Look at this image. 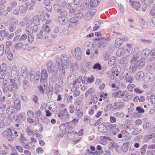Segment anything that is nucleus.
<instances>
[{"instance_id":"1","label":"nucleus","mask_w":155,"mask_h":155,"mask_svg":"<svg viewBox=\"0 0 155 155\" xmlns=\"http://www.w3.org/2000/svg\"><path fill=\"white\" fill-rule=\"evenodd\" d=\"M7 23L9 30L10 32H12L15 30L18 21L16 19L10 18L8 20Z\"/></svg>"},{"instance_id":"2","label":"nucleus","mask_w":155,"mask_h":155,"mask_svg":"<svg viewBox=\"0 0 155 155\" xmlns=\"http://www.w3.org/2000/svg\"><path fill=\"white\" fill-rule=\"evenodd\" d=\"M56 62L58 63V67L60 68L61 67V64L64 65L66 68V67L68 65L67 61V58L66 56L64 54H63L61 58H60L59 56H57L56 58Z\"/></svg>"},{"instance_id":"3","label":"nucleus","mask_w":155,"mask_h":155,"mask_svg":"<svg viewBox=\"0 0 155 155\" xmlns=\"http://www.w3.org/2000/svg\"><path fill=\"white\" fill-rule=\"evenodd\" d=\"M17 77L15 75H9L8 77L11 83L10 84L13 86L14 88L16 89H18V84L19 82L18 79Z\"/></svg>"},{"instance_id":"4","label":"nucleus","mask_w":155,"mask_h":155,"mask_svg":"<svg viewBox=\"0 0 155 155\" xmlns=\"http://www.w3.org/2000/svg\"><path fill=\"white\" fill-rule=\"evenodd\" d=\"M18 89L14 88L13 86L11 84H9L5 86V85L3 86L2 91L4 94H6L8 93H15L16 90Z\"/></svg>"},{"instance_id":"5","label":"nucleus","mask_w":155,"mask_h":155,"mask_svg":"<svg viewBox=\"0 0 155 155\" xmlns=\"http://www.w3.org/2000/svg\"><path fill=\"white\" fill-rule=\"evenodd\" d=\"M58 117H60V119L61 120H66L70 118V115L68 111L67 110L66 108L63 109L61 113H58Z\"/></svg>"},{"instance_id":"6","label":"nucleus","mask_w":155,"mask_h":155,"mask_svg":"<svg viewBox=\"0 0 155 155\" xmlns=\"http://www.w3.org/2000/svg\"><path fill=\"white\" fill-rule=\"evenodd\" d=\"M2 134L9 141H13L14 139V135H12L11 130L8 129H7V130L3 131L2 132Z\"/></svg>"},{"instance_id":"7","label":"nucleus","mask_w":155,"mask_h":155,"mask_svg":"<svg viewBox=\"0 0 155 155\" xmlns=\"http://www.w3.org/2000/svg\"><path fill=\"white\" fill-rule=\"evenodd\" d=\"M48 77V74L46 69H43L42 71L41 76V78L40 81L41 83H44L45 84H47V79Z\"/></svg>"},{"instance_id":"8","label":"nucleus","mask_w":155,"mask_h":155,"mask_svg":"<svg viewBox=\"0 0 155 155\" xmlns=\"http://www.w3.org/2000/svg\"><path fill=\"white\" fill-rule=\"evenodd\" d=\"M122 149L124 152H126L127 150L133 151L134 150V148L131 144L125 142L123 144Z\"/></svg>"},{"instance_id":"9","label":"nucleus","mask_w":155,"mask_h":155,"mask_svg":"<svg viewBox=\"0 0 155 155\" xmlns=\"http://www.w3.org/2000/svg\"><path fill=\"white\" fill-rule=\"evenodd\" d=\"M41 74L39 71H38L35 72L33 70H31V71L29 72V74L28 75V80L31 81H32L35 79V75L40 76Z\"/></svg>"},{"instance_id":"10","label":"nucleus","mask_w":155,"mask_h":155,"mask_svg":"<svg viewBox=\"0 0 155 155\" xmlns=\"http://www.w3.org/2000/svg\"><path fill=\"white\" fill-rule=\"evenodd\" d=\"M17 110L13 106H8L6 109V112L8 114L11 115L16 113Z\"/></svg>"},{"instance_id":"11","label":"nucleus","mask_w":155,"mask_h":155,"mask_svg":"<svg viewBox=\"0 0 155 155\" xmlns=\"http://www.w3.org/2000/svg\"><path fill=\"white\" fill-rule=\"evenodd\" d=\"M96 12V10L95 9H92L87 12L85 15V19L87 20H89L92 18L93 16Z\"/></svg>"},{"instance_id":"12","label":"nucleus","mask_w":155,"mask_h":155,"mask_svg":"<svg viewBox=\"0 0 155 155\" xmlns=\"http://www.w3.org/2000/svg\"><path fill=\"white\" fill-rule=\"evenodd\" d=\"M106 43V38H101L98 39L97 44L99 48H102L105 47Z\"/></svg>"},{"instance_id":"13","label":"nucleus","mask_w":155,"mask_h":155,"mask_svg":"<svg viewBox=\"0 0 155 155\" xmlns=\"http://www.w3.org/2000/svg\"><path fill=\"white\" fill-rule=\"evenodd\" d=\"M21 71L22 76L28 80V75L29 74V72L31 71V70L28 71L26 67L25 66H23L21 68Z\"/></svg>"},{"instance_id":"14","label":"nucleus","mask_w":155,"mask_h":155,"mask_svg":"<svg viewBox=\"0 0 155 155\" xmlns=\"http://www.w3.org/2000/svg\"><path fill=\"white\" fill-rule=\"evenodd\" d=\"M36 2L34 0H31L30 2H27L26 4V7L30 10H32L36 5Z\"/></svg>"},{"instance_id":"15","label":"nucleus","mask_w":155,"mask_h":155,"mask_svg":"<svg viewBox=\"0 0 155 155\" xmlns=\"http://www.w3.org/2000/svg\"><path fill=\"white\" fill-rule=\"evenodd\" d=\"M100 0H90L89 4H88V8L91 9V8H95L99 5Z\"/></svg>"},{"instance_id":"16","label":"nucleus","mask_w":155,"mask_h":155,"mask_svg":"<svg viewBox=\"0 0 155 155\" xmlns=\"http://www.w3.org/2000/svg\"><path fill=\"white\" fill-rule=\"evenodd\" d=\"M26 120V117L25 115L22 113H20L17 116L15 121L18 123H21L22 121H24Z\"/></svg>"},{"instance_id":"17","label":"nucleus","mask_w":155,"mask_h":155,"mask_svg":"<svg viewBox=\"0 0 155 155\" xmlns=\"http://www.w3.org/2000/svg\"><path fill=\"white\" fill-rule=\"evenodd\" d=\"M19 71L17 66L15 65L12 66L11 69V75H15L17 77L19 75Z\"/></svg>"},{"instance_id":"18","label":"nucleus","mask_w":155,"mask_h":155,"mask_svg":"<svg viewBox=\"0 0 155 155\" xmlns=\"http://www.w3.org/2000/svg\"><path fill=\"white\" fill-rule=\"evenodd\" d=\"M76 80V77L74 75H69L67 78V82L69 84H72L73 86L74 85V81Z\"/></svg>"},{"instance_id":"19","label":"nucleus","mask_w":155,"mask_h":155,"mask_svg":"<svg viewBox=\"0 0 155 155\" xmlns=\"http://www.w3.org/2000/svg\"><path fill=\"white\" fill-rule=\"evenodd\" d=\"M69 25L72 28H74L78 24V20L74 17H73L70 19Z\"/></svg>"},{"instance_id":"20","label":"nucleus","mask_w":155,"mask_h":155,"mask_svg":"<svg viewBox=\"0 0 155 155\" xmlns=\"http://www.w3.org/2000/svg\"><path fill=\"white\" fill-rule=\"evenodd\" d=\"M129 2L131 6L135 10H138L140 8V5L139 2L131 1H130Z\"/></svg>"},{"instance_id":"21","label":"nucleus","mask_w":155,"mask_h":155,"mask_svg":"<svg viewBox=\"0 0 155 155\" xmlns=\"http://www.w3.org/2000/svg\"><path fill=\"white\" fill-rule=\"evenodd\" d=\"M123 78H125L126 81L129 83H132L133 81L132 77L130 73H126V74H123Z\"/></svg>"},{"instance_id":"22","label":"nucleus","mask_w":155,"mask_h":155,"mask_svg":"<svg viewBox=\"0 0 155 155\" xmlns=\"http://www.w3.org/2000/svg\"><path fill=\"white\" fill-rule=\"evenodd\" d=\"M39 15H35L32 18V23L34 25H39L40 24V21L39 20Z\"/></svg>"},{"instance_id":"23","label":"nucleus","mask_w":155,"mask_h":155,"mask_svg":"<svg viewBox=\"0 0 155 155\" xmlns=\"http://www.w3.org/2000/svg\"><path fill=\"white\" fill-rule=\"evenodd\" d=\"M125 92V90L122 92L121 91L119 90L114 93L113 94L115 97L122 98L124 96V93L125 94H126Z\"/></svg>"},{"instance_id":"24","label":"nucleus","mask_w":155,"mask_h":155,"mask_svg":"<svg viewBox=\"0 0 155 155\" xmlns=\"http://www.w3.org/2000/svg\"><path fill=\"white\" fill-rule=\"evenodd\" d=\"M57 70H52V76L51 79V81L52 82H55L57 81L58 77L57 75Z\"/></svg>"},{"instance_id":"25","label":"nucleus","mask_w":155,"mask_h":155,"mask_svg":"<svg viewBox=\"0 0 155 155\" xmlns=\"http://www.w3.org/2000/svg\"><path fill=\"white\" fill-rule=\"evenodd\" d=\"M135 63L137 64V68L139 69H140L144 66L145 64V61L143 59H141L140 61L137 60V62H135Z\"/></svg>"},{"instance_id":"26","label":"nucleus","mask_w":155,"mask_h":155,"mask_svg":"<svg viewBox=\"0 0 155 155\" xmlns=\"http://www.w3.org/2000/svg\"><path fill=\"white\" fill-rule=\"evenodd\" d=\"M88 5H87V4L83 3L81 5H80V6H78L76 7V9L78 11H84L86 9H89L88 8Z\"/></svg>"},{"instance_id":"27","label":"nucleus","mask_w":155,"mask_h":155,"mask_svg":"<svg viewBox=\"0 0 155 155\" xmlns=\"http://www.w3.org/2000/svg\"><path fill=\"white\" fill-rule=\"evenodd\" d=\"M117 58L114 56L111 57L109 59L108 63L109 65L111 66L117 63Z\"/></svg>"},{"instance_id":"28","label":"nucleus","mask_w":155,"mask_h":155,"mask_svg":"<svg viewBox=\"0 0 155 155\" xmlns=\"http://www.w3.org/2000/svg\"><path fill=\"white\" fill-rule=\"evenodd\" d=\"M106 123H104L99 125L98 126V130L101 132H106Z\"/></svg>"},{"instance_id":"29","label":"nucleus","mask_w":155,"mask_h":155,"mask_svg":"<svg viewBox=\"0 0 155 155\" xmlns=\"http://www.w3.org/2000/svg\"><path fill=\"white\" fill-rule=\"evenodd\" d=\"M14 106L17 110H20L21 107L20 101L19 99H17L15 100L14 102Z\"/></svg>"},{"instance_id":"30","label":"nucleus","mask_w":155,"mask_h":155,"mask_svg":"<svg viewBox=\"0 0 155 155\" xmlns=\"http://www.w3.org/2000/svg\"><path fill=\"white\" fill-rule=\"evenodd\" d=\"M125 91L126 94H124V95L123 100L126 101H127L132 98V97L129 94V92L125 90Z\"/></svg>"},{"instance_id":"31","label":"nucleus","mask_w":155,"mask_h":155,"mask_svg":"<svg viewBox=\"0 0 155 155\" xmlns=\"http://www.w3.org/2000/svg\"><path fill=\"white\" fill-rule=\"evenodd\" d=\"M136 63H131L130 66V72L133 73L136 71L137 69L138 68Z\"/></svg>"},{"instance_id":"32","label":"nucleus","mask_w":155,"mask_h":155,"mask_svg":"<svg viewBox=\"0 0 155 155\" xmlns=\"http://www.w3.org/2000/svg\"><path fill=\"white\" fill-rule=\"evenodd\" d=\"M123 40L120 38H118L116 39L115 41V46L116 47L118 48L122 44Z\"/></svg>"},{"instance_id":"33","label":"nucleus","mask_w":155,"mask_h":155,"mask_svg":"<svg viewBox=\"0 0 155 155\" xmlns=\"http://www.w3.org/2000/svg\"><path fill=\"white\" fill-rule=\"evenodd\" d=\"M42 28L43 29L42 30H43L44 34H48L51 31L48 25H43Z\"/></svg>"},{"instance_id":"34","label":"nucleus","mask_w":155,"mask_h":155,"mask_svg":"<svg viewBox=\"0 0 155 155\" xmlns=\"http://www.w3.org/2000/svg\"><path fill=\"white\" fill-rule=\"evenodd\" d=\"M55 93L56 94H58L59 92L62 90V87L60 85L56 84L54 86Z\"/></svg>"},{"instance_id":"35","label":"nucleus","mask_w":155,"mask_h":155,"mask_svg":"<svg viewBox=\"0 0 155 155\" xmlns=\"http://www.w3.org/2000/svg\"><path fill=\"white\" fill-rule=\"evenodd\" d=\"M144 73L142 71H139L135 75V78L137 80L141 78L144 76Z\"/></svg>"},{"instance_id":"36","label":"nucleus","mask_w":155,"mask_h":155,"mask_svg":"<svg viewBox=\"0 0 155 155\" xmlns=\"http://www.w3.org/2000/svg\"><path fill=\"white\" fill-rule=\"evenodd\" d=\"M19 141L21 143L24 144H28L29 142L28 141L25 139L22 134H20V138Z\"/></svg>"},{"instance_id":"37","label":"nucleus","mask_w":155,"mask_h":155,"mask_svg":"<svg viewBox=\"0 0 155 155\" xmlns=\"http://www.w3.org/2000/svg\"><path fill=\"white\" fill-rule=\"evenodd\" d=\"M48 72H52V63L51 61H49L46 64Z\"/></svg>"},{"instance_id":"38","label":"nucleus","mask_w":155,"mask_h":155,"mask_svg":"<svg viewBox=\"0 0 155 155\" xmlns=\"http://www.w3.org/2000/svg\"><path fill=\"white\" fill-rule=\"evenodd\" d=\"M150 53V50L148 49H146L143 51L142 55L145 57H148L149 56Z\"/></svg>"},{"instance_id":"39","label":"nucleus","mask_w":155,"mask_h":155,"mask_svg":"<svg viewBox=\"0 0 155 155\" xmlns=\"http://www.w3.org/2000/svg\"><path fill=\"white\" fill-rule=\"evenodd\" d=\"M71 122H68L65 123L63 124L62 125H64V127H65V129H70L72 128L73 127H71ZM62 125V124H61Z\"/></svg>"},{"instance_id":"40","label":"nucleus","mask_w":155,"mask_h":155,"mask_svg":"<svg viewBox=\"0 0 155 155\" xmlns=\"http://www.w3.org/2000/svg\"><path fill=\"white\" fill-rule=\"evenodd\" d=\"M155 137V133H153L151 134L146 135L144 137L145 140L146 141H148L150 140Z\"/></svg>"},{"instance_id":"41","label":"nucleus","mask_w":155,"mask_h":155,"mask_svg":"<svg viewBox=\"0 0 155 155\" xmlns=\"http://www.w3.org/2000/svg\"><path fill=\"white\" fill-rule=\"evenodd\" d=\"M97 149L98 150H96L97 155H100L101 154L103 153V151L101 147L99 145H97L96 147Z\"/></svg>"},{"instance_id":"42","label":"nucleus","mask_w":155,"mask_h":155,"mask_svg":"<svg viewBox=\"0 0 155 155\" xmlns=\"http://www.w3.org/2000/svg\"><path fill=\"white\" fill-rule=\"evenodd\" d=\"M54 9L57 11L58 12H60L61 11V6L60 4L58 3L55 4L54 5Z\"/></svg>"},{"instance_id":"43","label":"nucleus","mask_w":155,"mask_h":155,"mask_svg":"<svg viewBox=\"0 0 155 155\" xmlns=\"http://www.w3.org/2000/svg\"><path fill=\"white\" fill-rule=\"evenodd\" d=\"M24 44L21 42H19L16 44L15 47L16 49H20L24 47Z\"/></svg>"},{"instance_id":"44","label":"nucleus","mask_w":155,"mask_h":155,"mask_svg":"<svg viewBox=\"0 0 155 155\" xmlns=\"http://www.w3.org/2000/svg\"><path fill=\"white\" fill-rule=\"evenodd\" d=\"M23 87L24 89L26 91H28L29 88V84L28 81H24L23 84Z\"/></svg>"},{"instance_id":"45","label":"nucleus","mask_w":155,"mask_h":155,"mask_svg":"<svg viewBox=\"0 0 155 155\" xmlns=\"http://www.w3.org/2000/svg\"><path fill=\"white\" fill-rule=\"evenodd\" d=\"M74 16L78 19H80L83 18L84 17V15L83 13L79 12L75 14Z\"/></svg>"},{"instance_id":"46","label":"nucleus","mask_w":155,"mask_h":155,"mask_svg":"<svg viewBox=\"0 0 155 155\" xmlns=\"http://www.w3.org/2000/svg\"><path fill=\"white\" fill-rule=\"evenodd\" d=\"M113 115L115 117H118L120 118H123L124 116V114L123 113L119 112H114L113 114Z\"/></svg>"},{"instance_id":"47","label":"nucleus","mask_w":155,"mask_h":155,"mask_svg":"<svg viewBox=\"0 0 155 155\" xmlns=\"http://www.w3.org/2000/svg\"><path fill=\"white\" fill-rule=\"evenodd\" d=\"M138 56L137 54L134 55V56L132 57V59L130 61L131 63H135L137 61L138 59Z\"/></svg>"},{"instance_id":"48","label":"nucleus","mask_w":155,"mask_h":155,"mask_svg":"<svg viewBox=\"0 0 155 155\" xmlns=\"http://www.w3.org/2000/svg\"><path fill=\"white\" fill-rule=\"evenodd\" d=\"M21 97L25 102H26L28 101V98L27 97L26 95L24 93H21Z\"/></svg>"},{"instance_id":"49","label":"nucleus","mask_w":155,"mask_h":155,"mask_svg":"<svg viewBox=\"0 0 155 155\" xmlns=\"http://www.w3.org/2000/svg\"><path fill=\"white\" fill-rule=\"evenodd\" d=\"M147 146V145H144L141 148L140 152L141 155H144L146 152V150Z\"/></svg>"},{"instance_id":"50","label":"nucleus","mask_w":155,"mask_h":155,"mask_svg":"<svg viewBox=\"0 0 155 155\" xmlns=\"http://www.w3.org/2000/svg\"><path fill=\"white\" fill-rule=\"evenodd\" d=\"M11 131L12 132V135H14V138L18 137L19 135L20 136V134H21L20 133H18L17 131L14 130H12Z\"/></svg>"},{"instance_id":"51","label":"nucleus","mask_w":155,"mask_h":155,"mask_svg":"<svg viewBox=\"0 0 155 155\" xmlns=\"http://www.w3.org/2000/svg\"><path fill=\"white\" fill-rule=\"evenodd\" d=\"M146 80L147 82L154 81V77L153 75L150 74V75L147 76L146 78Z\"/></svg>"},{"instance_id":"52","label":"nucleus","mask_w":155,"mask_h":155,"mask_svg":"<svg viewBox=\"0 0 155 155\" xmlns=\"http://www.w3.org/2000/svg\"><path fill=\"white\" fill-rule=\"evenodd\" d=\"M94 78L92 76L88 77L86 79L87 83L91 84L94 81Z\"/></svg>"},{"instance_id":"53","label":"nucleus","mask_w":155,"mask_h":155,"mask_svg":"<svg viewBox=\"0 0 155 155\" xmlns=\"http://www.w3.org/2000/svg\"><path fill=\"white\" fill-rule=\"evenodd\" d=\"M44 32L43 31V30H41L39 32H38L37 35V37L40 39H42L43 38V35H44Z\"/></svg>"},{"instance_id":"54","label":"nucleus","mask_w":155,"mask_h":155,"mask_svg":"<svg viewBox=\"0 0 155 155\" xmlns=\"http://www.w3.org/2000/svg\"><path fill=\"white\" fill-rule=\"evenodd\" d=\"M51 30L53 33L57 34L58 32L59 29L58 27L56 26H53L51 28Z\"/></svg>"},{"instance_id":"55","label":"nucleus","mask_w":155,"mask_h":155,"mask_svg":"<svg viewBox=\"0 0 155 155\" xmlns=\"http://www.w3.org/2000/svg\"><path fill=\"white\" fill-rule=\"evenodd\" d=\"M20 12L22 13H25L27 11L26 7L23 5L21 6L19 8Z\"/></svg>"},{"instance_id":"56","label":"nucleus","mask_w":155,"mask_h":155,"mask_svg":"<svg viewBox=\"0 0 155 155\" xmlns=\"http://www.w3.org/2000/svg\"><path fill=\"white\" fill-rule=\"evenodd\" d=\"M135 87V85L134 84H129L127 86V88L128 91L130 92H132L133 90V88Z\"/></svg>"},{"instance_id":"57","label":"nucleus","mask_w":155,"mask_h":155,"mask_svg":"<svg viewBox=\"0 0 155 155\" xmlns=\"http://www.w3.org/2000/svg\"><path fill=\"white\" fill-rule=\"evenodd\" d=\"M106 132L108 130H109L111 129L113 127H114V126L110 123H106Z\"/></svg>"},{"instance_id":"58","label":"nucleus","mask_w":155,"mask_h":155,"mask_svg":"<svg viewBox=\"0 0 155 155\" xmlns=\"http://www.w3.org/2000/svg\"><path fill=\"white\" fill-rule=\"evenodd\" d=\"M6 75L5 71L2 70L0 71V79H4Z\"/></svg>"},{"instance_id":"59","label":"nucleus","mask_w":155,"mask_h":155,"mask_svg":"<svg viewBox=\"0 0 155 155\" xmlns=\"http://www.w3.org/2000/svg\"><path fill=\"white\" fill-rule=\"evenodd\" d=\"M68 110L70 113H73L75 110V108L74 106L73 105H70L69 107Z\"/></svg>"},{"instance_id":"60","label":"nucleus","mask_w":155,"mask_h":155,"mask_svg":"<svg viewBox=\"0 0 155 155\" xmlns=\"http://www.w3.org/2000/svg\"><path fill=\"white\" fill-rule=\"evenodd\" d=\"M26 131L28 135L30 136L31 135H32V136H33V132L32 131L30 127H27L26 129ZM33 136H34V135H33Z\"/></svg>"},{"instance_id":"61","label":"nucleus","mask_w":155,"mask_h":155,"mask_svg":"<svg viewBox=\"0 0 155 155\" xmlns=\"http://www.w3.org/2000/svg\"><path fill=\"white\" fill-rule=\"evenodd\" d=\"M140 41L146 44H150L152 42V41L150 39H145L144 38H142L140 40Z\"/></svg>"},{"instance_id":"62","label":"nucleus","mask_w":155,"mask_h":155,"mask_svg":"<svg viewBox=\"0 0 155 155\" xmlns=\"http://www.w3.org/2000/svg\"><path fill=\"white\" fill-rule=\"evenodd\" d=\"M82 79V77L81 76H80L77 79L75 80L74 81V85L76 84H79L81 81Z\"/></svg>"},{"instance_id":"63","label":"nucleus","mask_w":155,"mask_h":155,"mask_svg":"<svg viewBox=\"0 0 155 155\" xmlns=\"http://www.w3.org/2000/svg\"><path fill=\"white\" fill-rule=\"evenodd\" d=\"M93 68L94 69H98L99 70H100L101 69L102 67L100 64L98 63H97L94 65Z\"/></svg>"},{"instance_id":"64","label":"nucleus","mask_w":155,"mask_h":155,"mask_svg":"<svg viewBox=\"0 0 155 155\" xmlns=\"http://www.w3.org/2000/svg\"><path fill=\"white\" fill-rule=\"evenodd\" d=\"M140 130L137 128L135 129L132 132V134L134 135H137L140 132Z\"/></svg>"}]
</instances>
